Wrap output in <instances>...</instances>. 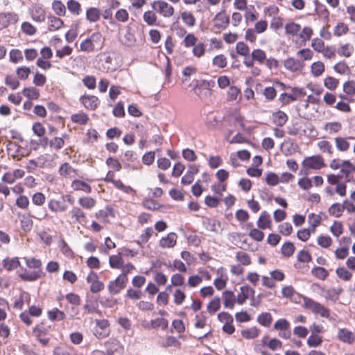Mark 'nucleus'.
<instances>
[{"instance_id": "obj_1", "label": "nucleus", "mask_w": 355, "mask_h": 355, "mask_svg": "<svg viewBox=\"0 0 355 355\" xmlns=\"http://www.w3.org/2000/svg\"><path fill=\"white\" fill-rule=\"evenodd\" d=\"M26 266L33 269V271L28 272L25 268H21L18 272L19 278L23 281L34 282L41 277L42 271V261L35 258H26L24 257Z\"/></svg>"}, {"instance_id": "obj_2", "label": "nucleus", "mask_w": 355, "mask_h": 355, "mask_svg": "<svg viewBox=\"0 0 355 355\" xmlns=\"http://www.w3.org/2000/svg\"><path fill=\"white\" fill-rule=\"evenodd\" d=\"M303 302L304 307L312 311L314 314L319 315L320 316L325 318H328L329 317V309L324 306L320 303L314 301L308 297H304Z\"/></svg>"}, {"instance_id": "obj_3", "label": "nucleus", "mask_w": 355, "mask_h": 355, "mask_svg": "<svg viewBox=\"0 0 355 355\" xmlns=\"http://www.w3.org/2000/svg\"><path fill=\"white\" fill-rule=\"evenodd\" d=\"M128 277L125 273L120 274L114 280L110 282L107 289L111 295H116L123 290L128 283Z\"/></svg>"}, {"instance_id": "obj_4", "label": "nucleus", "mask_w": 355, "mask_h": 355, "mask_svg": "<svg viewBox=\"0 0 355 355\" xmlns=\"http://www.w3.org/2000/svg\"><path fill=\"white\" fill-rule=\"evenodd\" d=\"M151 6L164 17H170L174 14L173 7L163 0L155 1L151 3Z\"/></svg>"}, {"instance_id": "obj_5", "label": "nucleus", "mask_w": 355, "mask_h": 355, "mask_svg": "<svg viewBox=\"0 0 355 355\" xmlns=\"http://www.w3.org/2000/svg\"><path fill=\"white\" fill-rule=\"evenodd\" d=\"M95 322H96V327L94 329V336L98 339L104 338L108 336L110 334L109 321L106 319H103V320H97L96 319V320H95Z\"/></svg>"}, {"instance_id": "obj_6", "label": "nucleus", "mask_w": 355, "mask_h": 355, "mask_svg": "<svg viewBox=\"0 0 355 355\" xmlns=\"http://www.w3.org/2000/svg\"><path fill=\"white\" fill-rule=\"evenodd\" d=\"M302 165L304 168L315 170L320 169L325 166L324 159L320 155L306 157L302 162Z\"/></svg>"}, {"instance_id": "obj_7", "label": "nucleus", "mask_w": 355, "mask_h": 355, "mask_svg": "<svg viewBox=\"0 0 355 355\" xmlns=\"http://www.w3.org/2000/svg\"><path fill=\"white\" fill-rule=\"evenodd\" d=\"M80 101L86 109L90 110L96 109L100 103L98 98L93 95H83L80 98Z\"/></svg>"}, {"instance_id": "obj_8", "label": "nucleus", "mask_w": 355, "mask_h": 355, "mask_svg": "<svg viewBox=\"0 0 355 355\" xmlns=\"http://www.w3.org/2000/svg\"><path fill=\"white\" fill-rule=\"evenodd\" d=\"M337 338L344 343L352 345L355 341V336L353 332L346 328H339L337 333Z\"/></svg>"}, {"instance_id": "obj_9", "label": "nucleus", "mask_w": 355, "mask_h": 355, "mask_svg": "<svg viewBox=\"0 0 355 355\" xmlns=\"http://www.w3.org/2000/svg\"><path fill=\"white\" fill-rule=\"evenodd\" d=\"M284 67L291 71L296 72L300 71L304 67V63L302 60L295 59L293 58H288L284 61Z\"/></svg>"}, {"instance_id": "obj_10", "label": "nucleus", "mask_w": 355, "mask_h": 355, "mask_svg": "<svg viewBox=\"0 0 355 355\" xmlns=\"http://www.w3.org/2000/svg\"><path fill=\"white\" fill-rule=\"evenodd\" d=\"M214 26L218 29H225L230 23V18L225 12H218L214 18Z\"/></svg>"}, {"instance_id": "obj_11", "label": "nucleus", "mask_w": 355, "mask_h": 355, "mask_svg": "<svg viewBox=\"0 0 355 355\" xmlns=\"http://www.w3.org/2000/svg\"><path fill=\"white\" fill-rule=\"evenodd\" d=\"M268 336H264L261 340V343H262L263 346L268 347L270 349L275 351L277 349H280L282 347V343L277 338H272L270 340H268Z\"/></svg>"}, {"instance_id": "obj_12", "label": "nucleus", "mask_w": 355, "mask_h": 355, "mask_svg": "<svg viewBox=\"0 0 355 355\" xmlns=\"http://www.w3.org/2000/svg\"><path fill=\"white\" fill-rule=\"evenodd\" d=\"M31 15L33 20L36 22H43L46 19L45 10L40 6H35L32 8Z\"/></svg>"}, {"instance_id": "obj_13", "label": "nucleus", "mask_w": 355, "mask_h": 355, "mask_svg": "<svg viewBox=\"0 0 355 355\" xmlns=\"http://www.w3.org/2000/svg\"><path fill=\"white\" fill-rule=\"evenodd\" d=\"M177 235L174 232L169 233L166 237H163L159 241V245L163 248H171L176 243Z\"/></svg>"}, {"instance_id": "obj_14", "label": "nucleus", "mask_w": 355, "mask_h": 355, "mask_svg": "<svg viewBox=\"0 0 355 355\" xmlns=\"http://www.w3.org/2000/svg\"><path fill=\"white\" fill-rule=\"evenodd\" d=\"M3 268L8 271H11L17 269L20 266V261L18 257L6 258L2 261Z\"/></svg>"}, {"instance_id": "obj_15", "label": "nucleus", "mask_w": 355, "mask_h": 355, "mask_svg": "<svg viewBox=\"0 0 355 355\" xmlns=\"http://www.w3.org/2000/svg\"><path fill=\"white\" fill-rule=\"evenodd\" d=\"M223 304L225 308L233 309L236 297L232 291H225L223 293Z\"/></svg>"}, {"instance_id": "obj_16", "label": "nucleus", "mask_w": 355, "mask_h": 355, "mask_svg": "<svg viewBox=\"0 0 355 355\" xmlns=\"http://www.w3.org/2000/svg\"><path fill=\"white\" fill-rule=\"evenodd\" d=\"M272 117L273 123L279 127L283 126L288 119L287 114L282 110H278L274 112L272 114Z\"/></svg>"}, {"instance_id": "obj_17", "label": "nucleus", "mask_w": 355, "mask_h": 355, "mask_svg": "<svg viewBox=\"0 0 355 355\" xmlns=\"http://www.w3.org/2000/svg\"><path fill=\"white\" fill-rule=\"evenodd\" d=\"M17 21V15L14 13L7 12L0 14V21L3 27L8 26L10 24H14Z\"/></svg>"}, {"instance_id": "obj_18", "label": "nucleus", "mask_w": 355, "mask_h": 355, "mask_svg": "<svg viewBox=\"0 0 355 355\" xmlns=\"http://www.w3.org/2000/svg\"><path fill=\"white\" fill-rule=\"evenodd\" d=\"M48 207L53 212H63L67 209V206L64 202L55 200H51Z\"/></svg>"}, {"instance_id": "obj_19", "label": "nucleus", "mask_w": 355, "mask_h": 355, "mask_svg": "<svg viewBox=\"0 0 355 355\" xmlns=\"http://www.w3.org/2000/svg\"><path fill=\"white\" fill-rule=\"evenodd\" d=\"M49 30L55 31L60 29L63 25V21L55 16L50 15L48 17Z\"/></svg>"}, {"instance_id": "obj_20", "label": "nucleus", "mask_w": 355, "mask_h": 355, "mask_svg": "<svg viewBox=\"0 0 355 355\" xmlns=\"http://www.w3.org/2000/svg\"><path fill=\"white\" fill-rule=\"evenodd\" d=\"M101 15L99 9L91 7L86 11V19L90 22H96L99 20Z\"/></svg>"}, {"instance_id": "obj_21", "label": "nucleus", "mask_w": 355, "mask_h": 355, "mask_svg": "<svg viewBox=\"0 0 355 355\" xmlns=\"http://www.w3.org/2000/svg\"><path fill=\"white\" fill-rule=\"evenodd\" d=\"M89 39L96 49L100 50L102 49L104 44V38L101 33L95 32L92 33L89 37Z\"/></svg>"}, {"instance_id": "obj_22", "label": "nucleus", "mask_w": 355, "mask_h": 355, "mask_svg": "<svg viewBox=\"0 0 355 355\" xmlns=\"http://www.w3.org/2000/svg\"><path fill=\"white\" fill-rule=\"evenodd\" d=\"M48 318L51 321H60L65 318V313L57 308L48 311Z\"/></svg>"}, {"instance_id": "obj_23", "label": "nucleus", "mask_w": 355, "mask_h": 355, "mask_svg": "<svg viewBox=\"0 0 355 355\" xmlns=\"http://www.w3.org/2000/svg\"><path fill=\"white\" fill-rule=\"evenodd\" d=\"M270 224V216L266 211H263L257 221V226L262 230L269 227Z\"/></svg>"}, {"instance_id": "obj_24", "label": "nucleus", "mask_w": 355, "mask_h": 355, "mask_svg": "<svg viewBox=\"0 0 355 355\" xmlns=\"http://www.w3.org/2000/svg\"><path fill=\"white\" fill-rule=\"evenodd\" d=\"M272 321V315L268 312H264L259 314L257 317V322L265 327H268Z\"/></svg>"}, {"instance_id": "obj_25", "label": "nucleus", "mask_w": 355, "mask_h": 355, "mask_svg": "<svg viewBox=\"0 0 355 355\" xmlns=\"http://www.w3.org/2000/svg\"><path fill=\"white\" fill-rule=\"evenodd\" d=\"M311 274L316 278L324 280L328 277L329 272L322 267L315 266L312 268Z\"/></svg>"}, {"instance_id": "obj_26", "label": "nucleus", "mask_w": 355, "mask_h": 355, "mask_svg": "<svg viewBox=\"0 0 355 355\" xmlns=\"http://www.w3.org/2000/svg\"><path fill=\"white\" fill-rule=\"evenodd\" d=\"M295 250L294 244L290 241H287L282 245L281 251L283 256L290 257L294 254Z\"/></svg>"}, {"instance_id": "obj_27", "label": "nucleus", "mask_w": 355, "mask_h": 355, "mask_svg": "<svg viewBox=\"0 0 355 355\" xmlns=\"http://www.w3.org/2000/svg\"><path fill=\"white\" fill-rule=\"evenodd\" d=\"M259 329L256 327L243 329L241 331V335L246 339H253L257 338L259 334Z\"/></svg>"}, {"instance_id": "obj_28", "label": "nucleus", "mask_w": 355, "mask_h": 355, "mask_svg": "<svg viewBox=\"0 0 355 355\" xmlns=\"http://www.w3.org/2000/svg\"><path fill=\"white\" fill-rule=\"evenodd\" d=\"M52 9L58 16H64L66 13L65 6L59 0H55L53 1Z\"/></svg>"}, {"instance_id": "obj_29", "label": "nucleus", "mask_w": 355, "mask_h": 355, "mask_svg": "<svg viewBox=\"0 0 355 355\" xmlns=\"http://www.w3.org/2000/svg\"><path fill=\"white\" fill-rule=\"evenodd\" d=\"M354 52V46L349 44L342 45L337 51V53L340 56L349 58Z\"/></svg>"}, {"instance_id": "obj_30", "label": "nucleus", "mask_w": 355, "mask_h": 355, "mask_svg": "<svg viewBox=\"0 0 355 355\" xmlns=\"http://www.w3.org/2000/svg\"><path fill=\"white\" fill-rule=\"evenodd\" d=\"M344 211V207L343 205L336 202L331 205L329 208V213L330 215L335 217H340Z\"/></svg>"}, {"instance_id": "obj_31", "label": "nucleus", "mask_w": 355, "mask_h": 355, "mask_svg": "<svg viewBox=\"0 0 355 355\" xmlns=\"http://www.w3.org/2000/svg\"><path fill=\"white\" fill-rule=\"evenodd\" d=\"M22 93L31 101L37 99L40 97V92L35 87H26L23 89Z\"/></svg>"}, {"instance_id": "obj_32", "label": "nucleus", "mask_w": 355, "mask_h": 355, "mask_svg": "<svg viewBox=\"0 0 355 355\" xmlns=\"http://www.w3.org/2000/svg\"><path fill=\"white\" fill-rule=\"evenodd\" d=\"M71 119L73 123L80 125H85L87 123L89 117L85 113L80 112L72 114L71 116Z\"/></svg>"}, {"instance_id": "obj_33", "label": "nucleus", "mask_w": 355, "mask_h": 355, "mask_svg": "<svg viewBox=\"0 0 355 355\" xmlns=\"http://www.w3.org/2000/svg\"><path fill=\"white\" fill-rule=\"evenodd\" d=\"M20 223L21 228L26 232L31 231L33 225V222L31 217L25 215H23L20 219Z\"/></svg>"}, {"instance_id": "obj_34", "label": "nucleus", "mask_w": 355, "mask_h": 355, "mask_svg": "<svg viewBox=\"0 0 355 355\" xmlns=\"http://www.w3.org/2000/svg\"><path fill=\"white\" fill-rule=\"evenodd\" d=\"M109 216H114L113 209L110 206H106L104 209H101L96 213V216L98 219L105 220Z\"/></svg>"}, {"instance_id": "obj_35", "label": "nucleus", "mask_w": 355, "mask_h": 355, "mask_svg": "<svg viewBox=\"0 0 355 355\" xmlns=\"http://www.w3.org/2000/svg\"><path fill=\"white\" fill-rule=\"evenodd\" d=\"M71 212L72 218H74L76 221L80 223L86 221V216L85 213L79 207H73Z\"/></svg>"}, {"instance_id": "obj_36", "label": "nucleus", "mask_w": 355, "mask_h": 355, "mask_svg": "<svg viewBox=\"0 0 355 355\" xmlns=\"http://www.w3.org/2000/svg\"><path fill=\"white\" fill-rule=\"evenodd\" d=\"M300 29V25L294 22L288 23L285 26L286 33L293 36L296 35Z\"/></svg>"}, {"instance_id": "obj_37", "label": "nucleus", "mask_w": 355, "mask_h": 355, "mask_svg": "<svg viewBox=\"0 0 355 355\" xmlns=\"http://www.w3.org/2000/svg\"><path fill=\"white\" fill-rule=\"evenodd\" d=\"M50 329L51 326H46L43 323H40L33 329V333L36 337L43 336L49 331Z\"/></svg>"}, {"instance_id": "obj_38", "label": "nucleus", "mask_w": 355, "mask_h": 355, "mask_svg": "<svg viewBox=\"0 0 355 355\" xmlns=\"http://www.w3.org/2000/svg\"><path fill=\"white\" fill-rule=\"evenodd\" d=\"M68 10L73 14L78 15L81 11L80 4L75 0H69L67 2Z\"/></svg>"}, {"instance_id": "obj_39", "label": "nucleus", "mask_w": 355, "mask_h": 355, "mask_svg": "<svg viewBox=\"0 0 355 355\" xmlns=\"http://www.w3.org/2000/svg\"><path fill=\"white\" fill-rule=\"evenodd\" d=\"M311 71L314 76L318 77L324 71V65L322 62H313L311 67Z\"/></svg>"}, {"instance_id": "obj_40", "label": "nucleus", "mask_w": 355, "mask_h": 355, "mask_svg": "<svg viewBox=\"0 0 355 355\" xmlns=\"http://www.w3.org/2000/svg\"><path fill=\"white\" fill-rule=\"evenodd\" d=\"M340 172L348 176L350 173L355 172V166L349 160L343 161Z\"/></svg>"}, {"instance_id": "obj_41", "label": "nucleus", "mask_w": 355, "mask_h": 355, "mask_svg": "<svg viewBox=\"0 0 355 355\" xmlns=\"http://www.w3.org/2000/svg\"><path fill=\"white\" fill-rule=\"evenodd\" d=\"M72 187L75 190H81L87 193L91 192V187L86 182L81 180H75L72 184Z\"/></svg>"}, {"instance_id": "obj_42", "label": "nucleus", "mask_w": 355, "mask_h": 355, "mask_svg": "<svg viewBox=\"0 0 355 355\" xmlns=\"http://www.w3.org/2000/svg\"><path fill=\"white\" fill-rule=\"evenodd\" d=\"M336 146L340 151H347L349 148V143L345 138L336 137L335 139Z\"/></svg>"}, {"instance_id": "obj_43", "label": "nucleus", "mask_w": 355, "mask_h": 355, "mask_svg": "<svg viewBox=\"0 0 355 355\" xmlns=\"http://www.w3.org/2000/svg\"><path fill=\"white\" fill-rule=\"evenodd\" d=\"M109 263L112 268H122L123 260L119 255H112L109 259Z\"/></svg>"}, {"instance_id": "obj_44", "label": "nucleus", "mask_w": 355, "mask_h": 355, "mask_svg": "<svg viewBox=\"0 0 355 355\" xmlns=\"http://www.w3.org/2000/svg\"><path fill=\"white\" fill-rule=\"evenodd\" d=\"M53 355H76L73 348L67 347L65 348L55 347L53 350Z\"/></svg>"}, {"instance_id": "obj_45", "label": "nucleus", "mask_w": 355, "mask_h": 355, "mask_svg": "<svg viewBox=\"0 0 355 355\" xmlns=\"http://www.w3.org/2000/svg\"><path fill=\"white\" fill-rule=\"evenodd\" d=\"M181 18L184 23L189 26H193L196 24V19L190 12H183L181 14Z\"/></svg>"}, {"instance_id": "obj_46", "label": "nucleus", "mask_w": 355, "mask_h": 355, "mask_svg": "<svg viewBox=\"0 0 355 355\" xmlns=\"http://www.w3.org/2000/svg\"><path fill=\"white\" fill-rule=\"evenodd\" d=\"M251 56L253 60L259 62V63H263L266 59V54L265 51L259 49L253 50Z\"/></svg>"}, {"instance_id": "obj_47", "label": "nucleus", "mask_w": 355, "mask_h": 355, "mask_svg": "<svg viewBox=\"0 0 355 355\" xmlns=\"http://www.w3.org/2000/svg\"><path fill=\"white\" fill-rule=\"evenodd\" d=\"M144 21L148 25V26H153L155 24V22L157 21V16L155 13L151 10H148L144 12Z\"/></svg>"}, {"instance_id": "obj_48", "label": "nucleus", "mask_w": 355, "mask_h": 355, "mask_svg": "<svg viewBox=\"0 0 355 355\" xmlns=\"http://www.w3.org/2000/svg\"><path fill=\"white\" fill-rule=\"evenodd\" d=\"M291 324L289 322L284 318L279 319L274 324V329L279 331H283L286 329H289Z\"/></svg>"}, {"instance_id": "obj_49", "label": "nucleus", "mask_w": 355, "mask_h": 355, "mask_svg": "<svg viewBox=\"0 0 355 355\" xmlns=\"http://www.w3.org/2000/svg\"><path fill=\"white\" fill-rule=\"evenodd\" d=\"M236 258L238 261L244 266H248L251 263L250 256L244 252H238L236 254Z\"/></svg>"}, {"instance_id": "obj_50", "label": "nucleus", "mask_w": 355, "mask_h": 355, "mask_svg": "<svg viewBox=\"0 0 355 355\" xmlns=\"http://www.w3.org/2000/svg\"><path fill=\"white\" fill-rule=\"evenodd\" d=\"M322 338L316 334H311L307 339V345L311 347H316L322 343Z\"/></svg>"}, {"instance_id": "obj_51", "label": "nucleus", "mask_w": 355, "mask_h": 355, "mask_svg": "<svg viewBox=\"0 0 355 355\" xmlns=\"http://www.w3.org/2000/svg\"><path fill=\"white\" fill-rule=\"evenodd\" d=\"M153 232V230L152 227H147L145 230V232L140 235L138 240L137 241V243L139 245H142L144 243H146L149 240L150 237L151 236Z\"/></svg>"}, {"instance_id": "obj_52", "label": "nucleus", "mask_w": 355, "mask_h": 355, "mask_svg": "<svg viewBox=\"0 0 355 355\" xmlns=\"http://www.w3.org/2000/svg\"><path fill=\"white\" fill-rule=\"evenodd\" d=\"M237 53L241 55L247 56L250 53V48L243 42H239L236 46Z\"/></svg>"}, {"instance_id": "obj_53", "label": "nucleus", "mask_w": 355, "mask_h": 355, "mask_svg": "<svg viewBox=\"0 0 355 355\" xmlns=\"http://www.w3.org/2000/svg\"><path fill=\"white\" fill-rule=\"evenodd\" d=\"M220 307V300L218 297H214L207 305V311L209 313H214L219 310Z\"/></svg>"}, {"instance_id": "obj_54", "label": "nucleus", "mask_w": 355, "mask_h": 355, "mask_svg": "<svg viewBox=\"0 0 355 355\" xmlns=\"http://www.w3.org/2000/svg\"><path fill=\"white\" fill-rule=\"evenodd\" d=\"M79 204L84 208L91 209L95 205V200L90 197H83L78 200Z\"/></svg>"}, {"instance_id": "obj_55", "label": "nucleus", "mask_w": 355, "mask_h": 355, "mask_svg": "<svg viewBox=\"0 0 355 355\" xmlns=\"http://www.w3.org/2000/svg\"><path fill=\"white\" fill-rule=\"evenodd\" d=\"M80 48L82 51L85 52H92L96 49L89 37L86 38L80 43Z\"/></svg>"}, {"instance_id": "obj_56", "label": "nucleus", "mask_w": 355, "mask_h": 355, "mask_svg": "<svg viewBox=\"0 0 355 355\" xmlns=\"http://www.w3.org/2000/svg\"><path fill=\"white\" fill-rule=\"evenodd\" d=\"M83 83L89 89H94L96 88V80L95 77L93 76H86L83 79Z\"/></svg>"}, {"instance_id": "obj_57", "label": "nucleus", "mask_w": 355, "mask_h": 355, "mask_svg": "<svg viewBox=\"0 0 355 355\" xmlns=\"http://www.w3.org/2000/svg\"><path fill=\"white\" fill-rule=\"evenodd\" d=\"M336 272L339 278L345 281L349 280L352 277V273L344 267L338 268Z\"/></svg>"}, {"instance_id": "obj_58", "label": "nucleus", "mask_w": 355, "mask_h": 355, "mask_svg": "<svg viewBox=\"0 0 355 355\" xmlns=\"http://www.w3.org/2000/svg\"><path fill=\"white\" fill-rule=\"evenodd\" d=\"M297 259L300 262L308 263L311 261L312 257L308 251L302 250L297 253Z\"/></svg>"}, {"instance_id": "obj_59", "label": "nucleus", "mask_w": 355, "mask_h": 355, "mask_svg": "<svg viewBox=\"0 0 355 355\" xmlns=\"http://www.w3.org/2000/svg\"><path fill=\"white\" fill-rule=\"evenodd\" d=\"M266 181L270 186H275L279 182V177L275 173L270 172L266 177Z\"/></svg>"}, {"instance_id": "obj_60", "label": "nucleus", "mask_w": 355, "mask_h": 355, "mask_svg": "<svg viewBox=\"0 0 355 355\" xmlns=\"http://www.w3.org/2000/svg\"><path fill=\"white\" fill-rule=\"evenodd\" d=\"M213 64L220 68H224L227 65V60L223 54L215 56L213 59Z\"/></svg>"}, {"instance_id": "obj_61", "label": "nucleus", "mask_w": 355, "mask_h": 355, "mask_svg": "<svg viewBox=\"0 0 355 355\" xmlns=\"http://www.w3.org/2000/svg\"><path fill=\"white\" fill-rule=\"evenodd\" d=\"M338 83L339 82L336 78L331 76H329L325 78L324 83V86L327 88H328L330 90H334L337 87Z\"/></svg>"}, {"instance_id": "obj_62", "label": "nucleus", "mask_w": 355, "mask_h": 355, "mask_svg": "<svg viewBox=\"0 0 355 355\" xmlns=\"http://www.w3.org/2000/svg\"><path fill=\"white\" fill-rule=\"evenodd\" d=\"M104 288L105 285L102 282L99 281L98 279H94L90 286V291L93 293H96L103 290Z\"/></svg>"}, {"instance_id": "obj_63", "label": "nucleus", "mask_w": 355, "mask_h": 355, "mask_svg": "<svg viewBox=\"0 0 355 355\" xmlns=\"http://www.w3.org/2000/svg\"><path fill=\"white\" fill-rule=\"evenodd\" d=\"M16 73L20 79L25 80L28 78L29 74L31 73V70L27 67H21L17 69Z\"/></svg>"}, {"instance_id": "obj_64", "label": "nucleus", "mask_w": 355, "mask_h": 355, "mask_svg": "<svg viewBox=\"0 0 355 355\" xmlns=\"http://www.w3.org/2000/svg\"><path fill=\"white\" fill-rule=\"evenodd\" d=\"M343 91L348 95L355 94V83L352 81H347L343 84Z\"/></svg>"}]
</instances>
